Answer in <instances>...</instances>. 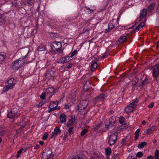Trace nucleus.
<instances>
[{
  "label": "nucleus",
  "instance_id": "obj_1",
  "mask_svg": "<svg viewBox=\"0 0 159 159\" xmlns=\"http://www.w3.org/2000/svg\"><path fill=\"white\" fill-rule=\"evenodd\" d=\"M27 56V54L22 57L20 58L18 60L14 61L12 63V68L14 70H18L25 63V58Z\"/></svg>",
  "mask_w": 159,
  "mask_h": 159
},
{
  "label": "nucleus",
  "instance_id": "obj_2",
  "mask_svg": "<svg viewBox=\"0 0 159 159\" xmlns=\"http://www.w3.org/2000/svg\"><path fill=\"white\" fill-rule=\"evenodd\" d=\"M50 46L53 51L57 53H61L63 52V49L61 48L62 44L60 42H53L51 44Z\"/></svg>",
  "mask_w": 159,
  "mask_h": 159
},
{
  "label": "nucleus",
  "instance_id": "obj_3",
  "mask_svg": "<svg viewBox=\"0 0 159 159\" xmlns=\"http://www.w3.org/2000/svg\"><path fill=\"white\" fill-rule=\"evenodd\" d=\"M16 80L15 78H12L7 81L8 85L5 86L3 89V92L4 93L8 91L9 89H13L16 83Z\"/></svg>",
  "mask_w": 159,
  "mask_h": 159
},
{
  "label": "nucleus",
  "instance_id": "obj_4",
  "mask_svg": "<svg viewBox=\"0 0 159 159\" xmlns=\"http://www.w3.org/2000/svg\"><path fill=\"white\" fill-rule=\"evenodd\" d=\"M138 100V99H136L132 103H130L126 107L125 109V111L127 113L129 114L133 111L137 105Z\"/></svg>",
  "mask_w": 159,
  "mask_h": 159
},
{
  "label": "nucleus",
  "instance_id": "obj_5",
  "mask_svg": "<svg viewBox=\"0 0 159 159\" xmlns=\"http://www.w3.org/2000/svg\"><path fill=\"white\" fill-rule=\"evenodd\" d=\"M53 156L52 150L50 148L46 149L43 151L42 159H49Z\"/></svg>",
  "mask_w": 159,
  "mask_h": 159
},
{
  "label": "nucleus",
  "instance_id": "obj_6",
  "mask_svg": "<svg viewBox=\"0 0 159 159\" xmlns=\"http://www.w3.org/2000/svg\"><path fill=\"white\" fill-rule=\"evenodd\" d=\"M117 133H114L110 135L108 141V143L110 146L112 145L115 143L117 141Z\"/></svg>",
  "mask_w": 159,
  "mask_h": 159
},
{
  "label": "nucleus",
  "instance_id": "obj_7",
  "mask_svg": "<svg viewBox=\"0 0 159 159\" xmlns=\"http://www.w3.org/2000/svg\"><path fill=\"white\" fill-rule=\"evenodd\" d=\"M57 75L58 72L57 71L50 70L47 71L45 76L47 78L50 79L55 78Z\"/></svg>",
  "mask_w": 159,
  "mask_h": 159
},
{
  "label": "nucleus",
  "instance_id": "obj_8",
  "mask_svg": "<svg viewBox=\"0 0 159 159\" xmlns=\"http://www.w3.org/2000/svg\"><path fill=\"white\" fill-rule=\"evenodd\" d=\"M105 98V95L103 93H102L95 97L94 99L93 102L94 104L98 103L100 102L104 101Z\"/></svg>",
  "mask_w": 159,
  "mask_h": 159
},
{
  "label": "nucleus",
  "instance_id": "obj_9",
  "mask_svg": "<svg viewBox=\"0 0 159 159\" xmlns=\"http://www.w3.org/2000/svg\"><path fill=\"white\" fill-rule=\"evenodd\" d=\"M152 76L154 78L157 77L159 75V64H157L154 66L152 72Z\"/></svg>",
  "mask_w": 159,
  "mask_h": 159
},
{
  "label": "nucleus",
  "instance_id": "obj_10",
  "mask_svg": "<svg viewBox=\"0 0 159 159\" xmlns=\"http://www.w3.org/2000/svg\"><path fill=\"white\" fill-rule=\"evenodd\" d=\"M72 60L71 57H70V55H67L65 57L61 58L57 61L59 63L64 64V63L69 62Z\"/></svg>",
  "mask_w": 159,
  "mask_h": 159
},
{
  "label": "nucleus",
  "instance_id": "obj_11",
  "mask_svg": "<svg viewBox=\"0 0 159 159\" xmlns=\"http://www.w3.org/2000/svg\"><path fill=\"white\" fill-rule=\"evenodd\" d=\"M88 103L86 101H83L81 102L78 106V110L80 112L82 111L85 109L87 106Z\"/></svg>",
  "mask_w": 159,
  "mask_h": 159
},
{
  "label": "nucleus",
  "instance_id": "obj_12",
  "mask_svg": "<svg viewBox=\"0 0 159 159\" xmlns=\"http://www.w3.org/2000/svg\"><path fill=\"white\" fill-rule=\"evenodd\" d=\"M58 104V102L57 101L52 102L49 104L48 107H51L52 109L56 110H59L60 107L57 106Z\"/></svg>",
  "mask_w": 159,
  "mask_h": 159
},
{
  "label": "nucleus",
  "instance_id": "obj_13",
  "mask_svg": "<svg viewBox=\"0 0 159 159\" xmlns=\"http://www.w3.org/2000/svg\"><path fill=\"white\" fill-rule=\"evenodd\" d=\"M16 109L13 108L8 112L7 117L10 119H12L14 117L17 113Z\"/></svg>",
  "mask_w": 159,
  "mask_h": 159
},
{
  "label": "nucleus",
  "instance_id": "obj_14",
  "mask_svg": "<svg viewBox=\"0 0 159 159\" xmlns=\"http://www.w3.org/2000/svg\"><path fill=\"white\" fill-rule=\"evenodd\" d=\"M61 130L58 127H56L54 129V132L52 133L51 138L56 137L58 134L61 133Z\"/></svg>",
  "mask_w": 159,
  "mask_h": 159
},
{
  "label": "nucleus",
  "instance_id": "obj_15",
  "mask_svg": "<svg viewBox=\"0 0 159 159\" xmlns=\"http://www.w3.org/2000/svg\"><path fill=\"white\" fill-rule=\"evenodd\" d=\"M147 11V10L145 9H143L141 11L139 17V22L142 21V19L146 16Z\"/></svg>",
  "mask_w": 159,
  "mask_h": 159
},
{
  "label": "nucleus",
  "instance_id": "obj_16",
  "mask_svg": "<svg viewBox=\"0 0 159 159\" xmlns=\"http://www.w3.org/2000/svg\"><path fill=\"white\" fill-rule=\"evenodd\" d=\"M75 120V116L72 115L70 117V119L69 120L67 123L66 126L69 127L73 125V123Z\"/></svg>",
  "mask_w": 159,
  "mask_h": 159
},
{
  "label": "nucleus",
  "instance_id": "obj_17",
  "mask_svg": "<svg viewBox=\"0 0 159 159\" xmlns=\"http://www.w3.org/2000/svg\"><path fill=\"white\" fill-rule=\"evenodd\" d=\"M97 66L98 64L97 62L93 61L90 66V70L92 72L94 71L97 69Z\"/></svg>",
  "mask_w": 159,
  "mask_h": 159
},
{
  "label": "nucleus",
  "instance_id": "obj_18",
  "mask_svg": "<svg viewBox=\"0 0 159 159\" xmlns=\"http://www.w3.org/2000/svg\"><path fill=\"white\" fill-rule=\"evenodd\" d=\"M127 39V37L125 36H121L116 42V44H119L121 43H123L126 41Z\"/></svg>",
  "mask_w": 159,
  "mask_h": 159
},
{
  "label": "nucleus",
  "instance_id": "obj_19",
  "mask_svg": "<svg viewBox=\"0 0 159 159\" xmlns=\"http://www.w3.org/2000/svg\"><path fill=\"white\" fill-rule=\"evenodd\" d=\"M149 83L148 79L146 77L144 80L141 83L138 85L140 88H143L144 86L147 85Z\"/></svg>",
  "mask_w": 159,
  "mask_h": 159
},
{
  "label": "nucleus",
  "instance_id": "obj_20",
  "mask_svg": "<svg viewBox=\"0 0 159 159\" xmlns=\"http://www.w3.org/2000/svg\"><path fill=\"white\" fill-rule=\"evenodd\" d=\"M144 26V22H143L140 23L138 26L134 30V32L138 31L141 30L143 27Z\"/></svg>",
  "mask_w": 159,
  "mask_h": 159
},
{
  "label": "nucleus",
  "instance_id": "obj_21",
  "mask_svg": "<svg viewBox=\"0 0 159 159\" xmlns=\"http://www.w3.org/2000/svg\"><path fill=\"white\" fill-rule=\"evenodd\" d=\"M54 88L53 87H50L47 89L46 90V95L54 93Z\"/></svg>",
  "mask_w": 159,
  "mask_h": 159
},
{
  "label": "nucleus",
  "instance_id": "obj_22",
  "mask_svg": "<svg viewBox=\"0 0 159 159\" xmlns=\"http://www.w3.org/2000/svg\"><path fill=\"white\" fill-rule=\"evenodd\" d=\"M60 120L61 121V123L66 122V115L64 113L61 114L60 116Z\"/></svg>",
  "mask_w": 159,
  "mask_h": 159
},
{
  "label": "nucleus",
  "instance_id": "obj_23",
  "mask_svg": "<svg viewBox=\"0 0 159 159\" xmlns=\"http://www.w3.org/2000/svg\"><path fill=\"white\" fill-rule=\"evenodd\" d=\"M114 124V122L112 121L111 120H109V124L108 125L105 124V127L106 129L109 130V129L111 128Z\"/></svg>",
  "mask_w": 159,
  "mask_h": 159
},
{
  "label": "nucleus",
  "instance_id": "obj_24",
  "mask_svg": "<svg viewBox=\"0 0 159 159\" xmlns=\"http://www.w3.org/2000/svg\"><path fill=\"white\" fill-rule=\"evenodd\" d=\"M132 84L133 87H134V86L139 81V78L138 77L136 76L133 78L132 79Z\"/></svg>",
  "mask_w": 159,
  "mask_h": 159
},
{
  "label": "nucleus",
  "instance_id": "obj_25",
  "mask_svg": "<svg viewBox=\"0 0 159 159\" xmlns=\"http://www.w3.org/2000/svg\"><path fill=\"white\" fill-rule=\"evenodd\" d=\"M46 49V46L44 44H41L38 47L37 50L39 51H44Z\"/></svg>",
  "mask_w": 159,
  "mask_h": 159
},
{
  "label": "nucleus",
  "instance_id": "obj_26",
  "mask_svg": "<svg viewBox=\"0 0 159 159\" xmlns=\"http://www.w3.org/2000/svg\"><path fill=\"white\" fill-rule=\"evenodd\" d=\"M84 90L85 89V91H86L89 89V87L88 86L90 85V83L89 81L87 80L84 81Z\"/></svg>",
  "mask_w": 159,
  "mask_h": 159
},
{
  "label": "nucleus",
  "instance_id": "obj_27",
  "mask_svg": "<svg viewBox=\"0 0 159 159\" xmlns=\"http://www.w3.org/2000/svg\"><path fill=\"white\" fill-rule=\"evenodd\" d=\"M6 57V54L4 52H0V64L2 63V61Z\"/></svg>",
  "mask_w": 159,
  "mask_h": 159
},
{
  "label": "nucleus",
  "instance_id": "obj_28",
  "mask_svg": "<svg viewBox=\"0 0 159 159\" xmlns=\"http://www.w3.org/2000/svg\"><path fill=\"white\" fill-rule=\"evenodd\" d=\"M155 126H152L149 129H148L146 133L147 134H151L155 129Z\"/></svg>",
  "mask_w": 159,
  "mask_h": 159
},
{
  "label": "nucleus",
  "instance_id": "obj_29",
  "mask_svg": "<svg viewBox=\"0 0 159 159\" xmlns=\"http://www.w3.org/2000/svg\"><path fill=\"white\" fill-rule=\"evenodd\" d=\"M147 144V143L145 142H143L139 143L138 144V147L139 148H142L146 146Z\"/></svg>",
  "mask_w": 159,
  "mask_h": 159
},
{
  "label": "nucleus",
  "instance_id": "obj_30",
  "mask_svg": "<svg viewBox=\"0 0 159 159\" xmlns=\"http://www.w3.org/2000/svg\"><path fill=\"white\" fill-rule=\"evenodd\" d=\"M140 131V129H138L135 132V139L136 140H137L139 138Z\"/></svg>",
  "mask_w": 159,
  "mask_h": 159
},
{
  "label": "nucleus",
  "instance_id": "obj_31",
  "mask_svg": "<svg viewBox=\"0 0 159 159\" xmlns=\"http://www.w3.org/2000/svg\"><path fill=\"white\" fill-rule=\"evenodd\" d=\"M154 4L152 3L148 6V11L151 12L154 9Z\"/></svg>",
  "mask_w": 159,
  "mask_h": 159
},
{
  "label": "nucleus",
  "instance_id": "obj_32",
  "mask_svg": "<svg viewBox=\"0 0 159 159\" xmlns=\"http://www.w3.org/2000/svg\"><path fill=\"white\" fill-rule=\"evenodd\" d=\"M106 154L108 156H109L111 153V148L109 147H107L105 149Z\"/></svg>",
  "mask_w": 159,
  "mask_h": 159
},
{
  "label": "nucleus",
  "instance_id": "obj_33",
  "mask_svg": "<svg viewBox=\"0 0 159 159\" xmlns=\"http://www.w3.org/2000/svg\"><path fill=\"white\" fill-rule=\"evenodd\" d=\"M154 158L155 159H159V150H156L155 151L154 153Z\"/></svg>",
  "mask_w": 159,
  "mask_h": 159
},
{
  "label": "nucleus",
  "instance_id": "obj_34",
  "mask_svg": "<svg viewBox=\"0 0 159 159\" xmlns=\"http://www.w3.org/2000/svg\"><path fill=\"white\" fill-rule=\"evenodd\" d=\"M19 125L21 126V128H24L26 125V123L25 120H22L19 123Z\"/></svg>",
  "mask_w": 159,
  "mask_h": 159
},
{
  "label": "nucleus",
  "instance_id": "obj_35",
  "mask_svg": "<svg viewBox=\"0 0 159 159\" xmlns=\"http://www.w3.org/2000/svg\"><path fill=\"white\" fill-rule=\"evenodd\" d=\"M88 132V130L84 129H83V130H82V131L80 133V135L81 136H83L84 135H85Z\"/></svg>",
  "mask_w": 159,
  "mask_h": 159
},
{
  "label": "nucleus",
  "instance_id": "obj_36",
  "mask_svg": "<svg viewBox=\"0 0 159 159\" xmlns=\"http://www.w3.org/2000/svg\"><path fill=\"white\" fill-rule=\"evenodd\" d=\"M72 159H83V157L80 154L75 156Z\"/></svg>",
  "mask_w": 159,
  "mask_h": 159
},
{
  "label": "nucleus",
  "instance_id": "obj_37",
  "mask_svg": "<svg viewBox=\"0 0 159 159\" xmlns=\"http://www.w3.org/2000/svg\"><path fill=\"white\" fill-rule=\"evenodd\" d=\"M46 95V92H43L41 94L40 96V98L42 99H44L45 98V96Z\"/></svg>",
  "mask_w": 159,
  "mask_h": 159
},
{
  "label": "nucleus",
  "instance_id": "obj_38",
  "mask_svg": "<svg viewBox=\"0 0 159 159\" xmlns=\"http://www.w3.org/2000/svg\"><path fill=\"white\" fill-rule=\"evenodd\" d=\"M74 127H70L68 130V132L69 133V135H70V134H73V129Z\"/></svg>",
  "mask_w": 159,
  "mask_h": 159
},
{
  "label": "nucleus",
  "instance_id": "obj_39",
  "mask_svg": "<svg viewBox=\"0 0 159 159\" xmlns=\"http://www.w3.org/2000/svg\"><path fill=\"white\" fill-rule=\"evenodd\" d=\"M48 135V132H45L43 134V139L44 140H45L47 139Z\"/></svg>",
  "mask_w": 159,
  "mask_h": 159
},
{
  "label": "nucleus",
  "instance_id": "obj_40",
  "mask_svg": "<svg viewBox=\"0 0 159 159\" xmlns=\"http://www.w3.org/2000/svg\"><path fill=\"white\" fill-rule=\"evenodd\" d=\"M78 52V51L77 50H75L73 51L71 54L70 55V57H71V58L72 59V57L74 55H75Z\"/></svg>",
  "mask_w": 159,
  "mask_h": 159
},
{
  "label": "nucleus",
  "instance_id": "obj_41",
  "mask_svg": "<svg viewBox=\"0 0 159 159\" xmlns=\"http://www.w3.org/2000/svg\"><path fill=\"white\" fill-rule=\"evenodd\" d=\"M125 120V119L124 117L122 116L120 118L119 120V122L122 125H123V123L124 122V120Z\"/></svg>",
  "mask_w": 159,
  "mask_h": 159
},
{
  "label": "nucleus",
  "instance_id": "obj_42",
  "mask_svg": "<svg viewBox=\"0 0 159 159\" xmlns=\"http://www.w3.org/2000/svg\"><path fill=\"white\" fill-rule=\"evenodd\" d=\"M143 155V154L142 152H138L136 154V157H142Z\"/></svg>",
  "mask_w": 159,
  "mask_h": 159
},
{
  "label": "nucleus",
  "instance_id": "obj_43",
  "mask_svg": "<svg viewBox=\"0 0 159 159\" xmlns=\"http://www.w3.org/2000/svg\"><path fill=\"white\" fill-rule=\"evenodd\" d=\"M109 53H108V51H106L103 54L102 57V58L104 59L107 57L108 56V55H109Z\"/></svg>",
  "mask_w": 159,
  "mask_h": 159
},
{
  "label": "nucleus",
  "instance_id": "obj_44",
  "mask_svg": "<svg viewBox=\"0 0 159 159\" xmlns=\"http://www.w3.org/2000/svg\"><path fill=\"white\" fill-rule=\"evenodd\" d=\"M109 120L112 121L114 122V123H115L116 121V117L115 116H111Z\"/></svg>",
  "mask_w": 159,
  "mask_h": 159
},
{
  "label": "nucleus",
  "instance_id": "obj_45",
  "mask_svg": "<svg viewBox=\"0 0 159 159\" xmlns=\"http://www.w3.org/2000/svg\"><path fill=\"white\" fill-rule=\"evenodd\" d=\"M27 3L30 5H32L34 2V0H27Z\"/></svg>",
  "mask_w": 159,
  "mask_h": 159
},
{
  "label": "nucleus",
  "instance_id": "obj_46",
  "mask_svg": "<svg viewBox=\"0 0 159 159\" xmlns=\"http://www.w3.org/2000/svg\"><path fill=\"white\" fill-rule=\"evenodd\" d=\"M44 103L43 101H41L39 104H36V106L38 107H41Z\"/></svg>",
  "mask_w": 159,
  "mask_h": 159
},
{
  "label": "nucleus",
  "instance_id": "obj_47",
  "mask_svg": "<svg viewBox=\"0 0 159 159\" xmlns=\"http://www.w3.org/2000/svg\"><path fill=\"white\" fill-rule=\"evenodd\" d=\"M84 7H85V8L86 9V10L89 11L90 13H93V12L94 10V9L93 10L92 9H90V8L87 7H86V6H85Z\"/></svg>",
  "mask_w": 159,
  "mask_h": 159
},
{
  "label": "nucleus",
  "instance_id": "obj_48",
  "mask_svg": "<svg viewBox=\"0 0 159 159\" xmlns=\"http://www.w3.org/2000/svg\"><path fill=\"white\" fill-rule=\"evenodd\" d=\"M100 124H98L97 125H96L94 127V129L95 132L97 131L98 129L100 127Z\"/></svg>",
  "mask_w": 159,
  "mask_h": 159
},
{
  "label": "nucleus",
  "instance_id": "obj_49",
  "mask_svg": "<svg viewBox=\"0 0 159 159\" xmlns=\"http://www.w3.org/2000/svg\"><path fill=\"white\" fill-rule=\"evenodd\" d=\"M4 21V19L3 16L0 14V23H2Z\"/></svg>",
  "mask_w": 159,
  "mask_h": 159
},
{
  "label": "nucleus",
  "instance_id": "obj_50",
  "mask_svg": "<svg viewBox=\"0 0 159 159\" xmlns=\"http://www.w3.org/2000/svg\"><path fill=\"white\" fill-rule=\"evenodd\" d=\"M114 25H113V24L112 23H109L108 24V28H109V29H111V30H112L114 28Z\"/></svg>",
  "mask_w": 159,
  "mask_h": 159
},
{
  "label": "nucleus",
  "instance_id": "obj_51",
  "mask_svg": "<svg viewBox=\"0 0 159 159\" xmlns=\"http://www.w3.org/2000/svg\"><path fill=\"white\" fill-rule=\"evenodd\" d=\"M89 29L88 28H84L83 30V33H87L89 32Z\"/></svg>",
  "mask_w": 159,
  "mask_h": 159
},
{
  "label": "nucleus",
  "instance_id": "obj_52",
  "mask_svg": "<svg viewBox=\"0 0 159 159\" xmlns=\"http://www.w3.org/2000/svg\"><path fill=\"white\" fill-rule=\"evenodd\" d=\"M24 150V149L23 148H22L20 149L18 152H17V154L18 155H17V157H19V154H20L22 151Z\"/></svg>",
  "mask_w": 159,
  "mask_h": 159
},
{
  "label": "nucleus",
  "instance_id": "obj_53",
  "mask_svg": "<svg viewBox=\"0 0 159 159\" xmlns=\"http://www.w3.org/2000/svg\"><path fill=\"white\" fill-rule=\"evenodd\" d=\"M147 159H155L154 156L152 155H149L147 157Z\"/></svg>",
  "mask_w": 159,
  "mask_h": 159
},
{
  "label": "nucleus",
  "instance_id": "obj_54",
  "mask_svg": "<svg viewBox=\"0 0 159 159\" xmlns=\"http://www.w3.org/2000/svg\"><path fill=\"white\" fill-rule=\"evenodd\" d=\"M135 74V73H132L131 74H130L128 76V78H129L130 80H131V77H133V75H134Z\"/></svg>",
  "mask_w": 159,
  "mask_h": 159
},
{
  "label": "nucleus",
  "instance_id": "obj_55",
  "mask_svg": "<svg viewBox=\"0 0 159 159\" xmlns=\"http://www.w3.org/2000/svg\"><path fill=\"white\" fill-rule=\"evenodd\" d=\"M13 5L15 7H19V6L17 2H16L14 3V4H13Z\"/></svg>",
  "mask_w": 159,
  "mask_h": 159
},
{
  "label": "nucleus",
  "instance_id": "obj_56",
  "mask_svg": "<svg viewBox=\"0 0 159 159\" xmlns=\"http://www.w3.org/2000/svg\"><path fill=\"white\" fill-rule=\"evenodd\" d=\"M154 103H150L148 106V107L149 108H152L154 106Z\"/></svg>",
  "mask_w": 159,
  "mask_h": 159
},
{
  "label": "nucleus",
  "instance_id": "obj_57",
  "mask_svg": "<svg viewBox=\"0 0 159 159\" xmlns=\"http://www.w3.org/2000/svg\"><path fill=\"white\" fill-rule=\"evenodd\" d=\"M39 146L38 144H36L34 146V148L35 149H38L39 148Z\"/></svg>",
  "mask_w": 159,
  "mask_h": 159
},
{
  "label": "nucleus",
  "instance_id": "obj_58",
  "mask_svg": "<svg viewBox=\"0 0 159 159\" xmlns=\"http://www.w3.org/2000/svg\"><path fill=\"white\" fill-rule=\"evenodd\" d=\"M133 156L131 155H129L127 159H134V158H132Z\"/></svg>",
  "mask_w": 159,
  "mask_h": 159
},
{
  "label": "nucleus",
  "instance_id": "obj_59",
  "mask_svg": "<svg viewBox=\"0 0 159 159\" xmlns=\"http://www.w3.org/2000/svg\"><path fill=\"white\" fill-rule=\"evenodd\" d=\"M48 108H49L50 109L48 110V112L49 113L55 110H53V109H52V108H51V107H48Z\"/></svg>",
  "mask_w": 159,
  "mask_h": 159
},
{
  "label": "nucleus",
  "instance_id": "obj_60",
  "mask_svg": "<svg viewBox=\"0 0 159 159\" xmlns=\"http://www.w3.org/2000/svg\"><path fill=\"white\" fill-rule=\"evenodd\" d=\"M73 65L72 64H70L67 66V68H71L72 67Z\"/></svg>",
  "mask_w": 159,
  "mask_h": 159
},
{
  "label": "nucleus",
  "instance_id": "obj_61",
  "mask_svg": "<svg viewBox=\"0 0 159 159\" xmlns=\"http://www.w3.org/2000/svg\"><path fill=\"white\" fill-rule=\"evenodd\" d=\"M111 29H109V28H108V29H106V31H105V32L106 33H108V32H110V31H111Z\"/></svg>",
  "mask_w": 159,
  "mask_h": 159
},
{
  "label": "nucleus",
  "instance_id": "obj_62",
  "mask_svg": "<svg viewBox=\"0 0 159 159\" xmlns=\"http://www.w3.org/2000/svg\"><path fill=\"white\" fill-rule=\"evenodd\" d=\"M109 113H110V114H114V111L112 110H111L109 112Z\"/></svg>",
  "mask_w": 159,
  "mask_h": 159
},
{
  "label": "nucleus",
  "instance_id": "obj_63",
  "mask_svg": "<svg viewBox=\"0 0 159 159\" xmlns=\"http://www.w3.org/2000/svg\"><path fill=\"white\" fill-rule=\"evenodd\" d=\"M39 144L41 145H43V141H40L39 142Z\"/></svg>",
  "mask_w": 159,
  "mask_h": 159
},
{
  "label": "nucleus",
  "instance_id": "obj_64",
  "mask_svg": "<svg viewBox=\"0 0 159 159\" xmlns=\"http://www.w3.org/2000/svg\"><path fill=\"white\" fill-rule=\"evenodd\" d=\"M157 11L158 13H159V3L158 7L157 9Z\"/></svg>",
  "mask_w": 159,
  "mask_h": 159
}]
</instances>
